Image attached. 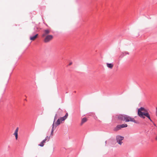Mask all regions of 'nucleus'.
<instances>
[{
  "instance_id": "nucleus-6",
  "label": "nucleus",
  "mask_w": 157,
  "mask_h": 157,
  "mask_svg": "<svg viewBox=\"0 0 157 157\" xmlns=\"http://www.w3.org/2000/svg\"><path fill=\"white\" fill-rule=\"evenodd\" d=\"M61 123V122L59 120V119H58L56 122L55 123H54V127L55 128H56L57 126L59 125Z\"/></svg>"
},
{
  "instance_id": "nucleus-16",
  "label": "nucleus",
  "mask_w": 157,
  "mask_h": 157,
  "mask_svg": "<svg viewBox=\"0 0 157 157\" xmlns=\"http://www.w3.org/2000/svg\"><path fill=\"white\" fill-rule=\"evenodd\" d=\"M57 117V114H56L55 115V117L54 121L55 120V119H56Z\"/></svg>"
},
{
  "instance_id": "nucleus-12",
  "label": "nucleus",
  "mask_w": 157,
  "mask_h": 157,
  "mask_svg": "<svg viewBox=\"0 0 157 157\" xmlns=\"http://www.w3.org/2000/svg\"><path fill=\"white\" fill-rule=\"evenodd\" d=\"M46 142L45 140H43L40 143V144L38 145V146L43 147L44 145V144Z\"/></svg>"
},
{
  "instance_id": "nucleus-10",
  "label": "nucleus",
  "mask_w": 157,
  "mask_h": 157,
  "mask_svg": "<svg viewBox=\"0 0 157 157\" xmlns=\"http://www.w3.org/2000/svg\"><path fill=\"white\" fill-rule=\"evenodd\" d=\"M55 127H54V123H53V124H52V129L51 132V133L50 136H52L53 135V131L54 130V128Z\"/></svg>"
},
{
  "instance_id": "nucleus-13",
  "label": "nucleus",
  "mask_w": 157,
  "mask_h": 157,
  "mask_svg": "<svg viewBox=\"0 0 157 157\" xmlns=\"http://www.w3.org/2000/svg\"><path fill=\"white\" fill-rule=\"evenodd\" d=\"M59 119L60 120L61 123H62V121H64L66 119L64 117H60Z\"/></svg>"
},
{
  "instance_id": "nucleus-15",
  "label": "nucleus",
  "mask_w": 157,
  "mask_h": 157,
  "mask_svg": "<svg viewBox=\"0 0 157 157\" xmlns=\"http://www.w3.org/2000/svg\"><path fill=\"white\" fill-rule=\"evenodd\" d=\"M68 116V114L67 113L66 114L65 116H64V117L66 119L67 118Z\"/></svg>"
},
{
  "instance_id": "nucleus-8",
  "label": "nucleus",
  "mask_w": 157,
  "mask_h": 157,
  "mask_svg": "<svg viewBox=\"0 0 157 157\" xmlns=\"http://www.w3.org/2000/svg\"><path fill=\"white\" fill-rule=\"evenodd\" d=\"M38 34H37L34 36L30 37V39L31 40H34L38 37Z\"/></svg>"
},
{
  "instance_id": "nucleus-4",
  "label": "nucleus",
  "mask_w": 157,
  "mask_h": 157,
  "mask_svg": "<svg viewBox=\"0 0 157 157\" xmlns=\"http://www.w3.org/2000/svg\"><path fill=\"white\" fill-rule=\"evenodd\" d=\"M128 126V125L126 124H124L121 125H118L117 127L114 129L115 131H117L119 129H121V128H123L124 127H127Z\"/></svg>"
},
{
  "instance_id": "nucleus-17",
  "label": "nucleus",
  "mask_w": 157,
  "mask_h": 157,
  "mask_svg": "<svg viewBox=\"0 0 157 157\" xmlns=\"http://www.w3.org/2000/svg\"><path fill=\"white\" fill-rule=\"evenodd\" d=\"M72 64V62H70L69 64V65H71Z\"/></svg>"
},
{
  "instance_id": "nucleus-3",
  "label": "nucleus",
  "mask_w": 157,
  "mask_h": 157,
  "mask_svg": "<svg viewBox=\"0 0 157 157\" xmlns=\"http://www.w3.org/2000/svg\"><path fill=\"white\" fill-rule=\"evenodd\" d=\"M144 109L143 108H141L139 109L138 111V114L139 116L140 117H143L144 118H145V116L147 117L151 121H152L151 120V119L149 114L147 113H144L142 111H144Z\"/></svg>"
},
{
  "instance_id": "nucleus-18",
  "label": "nucleus",
  "mask_w": 157,
  "mask_h": 157,
  "mask_svg": "<svg viewBox=\"0 0 157 157\" xmlns=\"http://www.w3.org/2000/svg\"><path fill=\"white\" fill-rule=\"evenodd\" d=\"M155 140H157V136H156L155 137Z\"/></svg>"
},
{
  "instance_id": "nucleus-14",
  "label": "nucleus",
  "mask_w": 157,
  "mask_h": 157,
  "mask_svg": "<svg viewBox=\"0 0 157 157\" xmlns=\"http://www.w3.org/2000/svg\"><path fill=\"white\" fill-rule=\"evenodd\" d=\"M49 139L50 137H49L48 136H47L44 140H45V141H46L47 140H48V141H49Z\"/></svg>"
},
{
  "instance_id": "nucleus-7",
  "label": "nucleus",
  "mask_w": 157,
  "mask_h": 157,
  "mask_svg": "<svg viewBox=\"0 0 157 157\" xmlns=\"http://www.w3.org/2000/svg\"><path fill=\"white\" fill-rule=\"evenodd\" d=\"M19 128L17 127L15 130L14 135L15 136L16 139L17 140L18 138V131Z\"/></svg>"
},
{
  "instance_id": "nucleus-1",
  "label": "nucleus",
  "mask_w": 157,
  "mask_h": 157,
  "mask_svg": "<svg viewBox=\"0 0 157 157\" xmlns=\"http://www.w3.org/2000/svg\"><path fill=\"white\" fill-rule=\"evenodd\" d=\"M118 118L119 119L125 121V122H132L135 123H138V121H136L134 118L126 115H120Z\"/></svg>"
},
{
  "instance_id": "nucleus-5",
  "label": "nucleus",
  "mask_w": 157,
  "mask_h": 157,
  "mask_svg": "<svg viewBox=\"0 0 157 157\" xmlns=\"http://www.w3.org/2000/svg\"><path fill=\"white\" fill-rule=\"evenodd\" d=\"M124 138L123 137L118 136L116 137V140L117 142L120 145H121L122 143V141L123 140Z\"/></svg>"
},
{
  "instance_id": "nucleus-2",
  "label": "nucleus",
  "mask_w": 157,
  "mask_h": 157,
  "mask_svg": "<svg viewBox=\"0 0 157 157\" xmlns=\"http://www.w3.org/2000/svg\"><path fill=\"white\" fill-rule=\"evenodd\" d=\"M50 32V30L47 29L44 30V33L42 35V36L45 37L44 40V41L45 43H48L52 40L53 38V36L52 35H48Z\"/></svg>"
},
{
  "instance_id": "nucleus-9",
  "label": "nucleus",
  "mask_w": 157,
  "mask_h": 157,
  "mask_svg": "<svg viewBox=\"0 0 157 157\" xmlns=\"http://www.w3.org/2000/svg\"><path fill=\"white\" fill-rule=\"evenodd\" d=\"M106 65L107 67L111 69H112L113 66V63H106Z\"/></svg>"
},
{
  "instance_id": "nucleus-11",
  "label": "nucleus",
  "mask_w": 157,
  "mask_h": 157,
  "mask_svg": "<svg viewBox=\"0 0 157 157\" xmlns=\"http://www.w3.org/2000/svg\"><path fill=\"white\" fill-rule=\"evenodd\" d=\"M87 121V119L86 118H83L81 121V125H82L84 123L86 122Z\"/></svg>"
}]
</instances>
